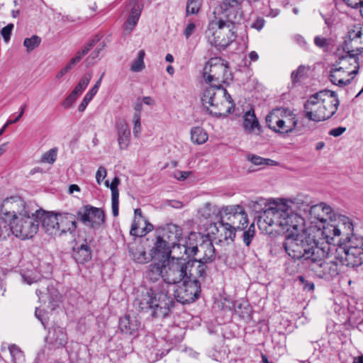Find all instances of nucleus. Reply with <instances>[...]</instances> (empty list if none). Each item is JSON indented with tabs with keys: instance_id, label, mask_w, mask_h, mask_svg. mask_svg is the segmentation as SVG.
<instances>
[{
	"instance_id": "nucleus-57",
	"label": "nucleus",
	"mask_w": 363,
	"mask_h": 363,
	"mask_svg": "<svg viewBox=\"0 0 363 363\" xmlns=\"http://www.w3.org/2000/svg\"><path fill=\"white\" fill-rule=\"evenodd\" d=\"M79 95L77 94H74V92L72 91L68 96L62 102V106L65 108H70L74 102L76 101Z\"/></svg>"
},
{
	"instance_id": "nucleus-6",
	"label": "nucleus",
	"mask_w": 363,
	"mask_h": 363,
	"mask_svg": "<svg viewBox=\"0 0 363 363\" xmlns=\"http://www.w3.org/2000/svg\"><path fill=\"white\" fill-rule=\"evenodd\" d=\"M192 262L184 258L172 257L164 260V282L166 284H177L192 277Z\"/></svg>"
},
{
	"instance_id": "nucleus-37",
	"label": "nucleus",
	"mask_w": 363,
	"mask_h": 363,
	"mask_svg": "<svg viewBox=\"0 0 363 363\" xmlns=\"http://www.w3.org/2000/svg\"><path fill=\"white\" fill-rule=\"evenodd\" d=\"M247 206L259 217V216L264 215L265 211H267L271 204L268 203L265 199L258 198L256 200L250 201Z\"/></svg>"
},
{
	"instance_id": "nucleus-58",
	"label": "nucleus",
	"mask_w": 363,
	"mask_h": 363,
	"mask_svg": "<svg viewBox=\"0 0 363 363\" xmlns=\"http://www.w3.org/2000/svg\"><path fill=\"white\" fill-rule=\"evenodd\" d=\"M297 279L304 290L308 291H313L315 288L313 282L306 280L303 276H298Z\"/></svg>"
},
{
	"instance_id": "nucleus-20",
	"label": "nucleus",
	"mask_w": 363,
	"mask_h": 363,
	"mask_svg": "<svg viewBox=\"0 0 363 363\" xmlns=\"http://www.w3.org/2000/svg\"><path fill=\"white\" fill-rule=\"evenodd\" d=\"M286 206H270L267 211H265L264 215L259 216L260 219L269 226H278V225H286L283 216H286Z\"/></svg>"
},
{
	"instance_id": "nucleus-21",
	"label": "nucleus",
	"mask_w": 363,
	"mask_h": 363,
	"mask_svg": "<svg viewBox=\"0 0 363 363\" xmlns=\"http://www.w3.org/2000/svg\"><path fill=\"white\" fill-rule=\"evenodd\" d=\"M360 30H352L348 32L343 44V50L346 53L359 55L363 52V38Z\"/></svg>"
},
{
	"instance_id": "nucleus-27",
	"label": "nucleus",
	"mask_w": 363,
	"mask_h": 363,
	"mask_svg": "<svg viewBox=\"0 0 363 363\" xmlns=\"http://www.w3.org/2000/svg\"><path fill=\"white\" fill-rule=\"evenodd\" d=\"M143 8V5L141 4H135L133 6L130 13L125 23L123 24V30L125 35L130 34L137 25Z\"/></svg>"
},
{
	"instance_id": "nucleus-47",
	"label": "nucleus",
	"mask_w": 363,
	"mask_h": 363,
	"mask_svg": "<svg viewBox=\"0 0 363 363\" xmlns=\"http://www.w3.org/2000/svg\"><path fill=\"white\" fill-rule=\"evenodd\" d=\"M255 235V224L252 223L247 230H244L242 233V240L243 242L246 245V246H249L252 242V238Z\"/></svg>"
},
{
	"instance_id": "nucleus-62",
	"label": "nucleus",
	"mask_w": 363,
	"mask_h": 363,
	"mask_svg": "<svg viewBox=\"0 0 363 363\" xmlns=\"http://www.w3.org/2000/svg\"><path fill=\"white\" fill-rule=\"evenodd\" d=\"M58 149L57 147H53L50 150L45 152L41 159H55L57 156Z\"/></svg>"
},
{
	"instance_id": "nucleus-48",
	"label": "nucleus",
	"mask_w": 363,
	"mask_h": 363,
	"mask_svg": "<svg viewBox=\"0 0 363 363\" xmlns=\"http://www.w3.org/2000/svg\"><path fill=\"white\" fill-rule=\"evenodd\" d=\"M216 211V206L207 202L199 209V213L204 218H208L215 213Z\"/></svg>"
},
{
	"instance_id": "nucleus-25",
	"label": "nucleus",
	"mask_w": 363,
	"mask_h": 363,
	"mask_svg": "<svg viewBox=\"0 0 363 363\" xmlns=\"http://www.w3.org/2000/svg\"><path fill=\"white\" fill-rule=\"evenodd\" d=\"M76 216L72 213L59 214V235L67 232L72 233L77 228Z\"/></svg>"
},
{
	"instance_id": "nucleus-19",
	"label": "nucleus",
	"mask_w": 363,
	"mask_h": 363,
	"mask_svg": "<svg viewBox=\"0 0 363 363\" xmlns=\"http://www.w3.org/2000/svg\"><path fill=\"white\" fill-rule=\"evenodd\" d=\"M36 216L46 233L51 235L59 234V214H54L39 209L36 210Z\"/></svg>"
},
{
	"instance_id": "nucleus-13",
	"label": "nucleus",
	"mask_w": 363,
	"mask_h": 363,
	"mask_svg": "<svg viewBox=\"0 0 363 363\" xmlns=\"http://www.w3.org/2000/svg\"><path fill=\"white\" fill-rule=\"evenodd\" d=\"M77 218L84 225L96 230L105 222L104 211L91 205H84L77 212Z\"/></svg>"
},
{
	"instance_id": "nucleus-8",
	"label": "nucleus",
	"mask_w": 363,
	"mask_h": 363,
	"mask_svg": "<svg viewBox=\"0 0 363 363\" xmlns=\"http://www.w3.org/2000/svg\"><path fill=\"white\" fill-rule=\"evenodd\" d=\"M207 83L227 84L233 80L228 62L221 57H212L205 65L203 72Z\"/></svg>"
},
{
	"instance_id": "nucleus-34",
	"label": "nucleus",
	"mask_w": 363,
	"mask_h": 363,
	"mask_svg": "<svg viewBox=\"0 0 363 363\" xmlns=\"http://www.w3.org/2000/svg\"><path fill=\"white\" fill-rule=\"evenodd\" d=\"M244 169H246L247 172H252L260 170L264 166H276L278 162L276 160H245Z\"/></svg>"
},
{
	"instance_id": "nucleus-56",
	"label": "nucleus",
	"mask_w": 363,
	"mask_h": 363,
	"mask_svg": "<svg viewBox=\"0 0 363 363\" xmlns=\"http://www.w3.org/2000/svg\"><path fill=\"white\" fill-rule=\"evenodd\" d=\"M313 206H309L308 205L306 206V207L303 208V211L305 212H309V213L315 218L316 219L319 220L320 221H325L326 218H324L323 215H321V210H317L315 213L312 211Z\"/></svg>"
},
{
	"instance_id": "nucleus-40",
	"label": "nucleus",
	"mask_w": 363,
	"mask_h": 363,
	"mask_svg": "<svg viewBox=\"0 0 363 363\" xmlns=\"http://www.w3.org/2000/svg\"><path fill=\"white\" fill-rule=\"evenodd\" d=\"M198 265L196 269L195 277L192 279H196L199 281V284L201 281H204L208 274V264L211 262H197Z\"/></svg>"
},
{
	"instance_id": "nucleus-39",
	"label": "nucleus",
	"mask_w": 363,
	"mask_h": 363,
	"mask_svg": "<svg viewBox=\"0 0 363 363\" xmlns=\"http://www.w3.org/2000/svg\"><path fill=\"white\" fill-rule=\"evenodd\" d=\"M207 133L201 127H194L191 130V139L194 143L201 145L208 140Z\"/></svg>"
},
{
	"instance_id": "nucleus-2",
	"label": "nucleus",
	"mask_w": 363,
	"mask_h": 363,
	"mask_svg": "<svg viewBox=\"0 0 363 363\" xmlns=\"http://www.w3.org/2000/svg\"><path fill=\"white\" fill-rule=\"evenodd\" d=\"M286 253L294 259H302L309 264L313 260H318L324 251L318 246V242L308 230L296 233L294 237L289 236L283 243Z\"/></svg>"
},
{
	"instance_id": "nucleus-35",
	"label": "nucleus",
	"mask_w": 363,
	"mask_h": 363,
	"mask_svg": "<svg viewBox=\"0 0 363 363\" xmlns=\"http://www.w3.org/2000/svg\"><path fill=\"white\" fill-rule=\"evenodd\" d=\"M357 56V55H352V56L351 53H347L346 55L339 57V63L342 64V66H347L346 63H348L350 66L354 67L353 70H349V74L356 75L359 72V64Z\"/></svg>"
},
{
	"instance_id": "nucleus-55",
	"label": "nucleus",
	"mask_w": 363,
	"mask_h": 363,
	"mask_svg": "<svg viewBox=\"0 0 363 363\" xmlns=\"http://www.w3.org/2000/svg\"><path fill=\"white\" fill-rule=\"evenodd\" d=\"M133 134L135 137H138L139 133L141 132V123H140V113H135L133 115Z\"/></svg>"
},
{
	"instance_id": "nucleus-24",
	"label": "nucleus",
	"mask_w": 363,
	"mask_h": 363,
	"mask_svg": "<svg viewBox=\"0 0 363 363\" xmlns=\"http://www.w3.org/2000/svg\"><path fill=\"white\" fill-rule=\"evenodd\" d=\"M164 262L157 261L147 266L145 276L148 281L153 283L160 280V278L164 281Z\"/></svg>"
},
{
	"instance_id": "nucleus-63",
	"label": "nucleus",
	"mask_w": 363,
	"mask_h": 363,
	"mask_svg": "<svg viewBox=\"0 0 363 363\" xmlns=\"http://www.w3.org/2000/svg\"><path fill=\"white\" fill-rule=\"evenodd\" d=\"M195 28H196V25L194 23H188L184 30V35H185V37L186 38H189L194 33Z\"/></svg>"
},
{
	"instance_id": "nucleus-11",
	"label": "nucleus",
	"mask_w": 363,
	"mask_h": 363,
	"mask_svg": "<svg viewBox=\"0 0 363 363\" xmlns=\"http://www.w3.org/2000/svg\"><path fill=\"white\" fill-rule=\"evenodd\" d=\"M201 292V284L191 277L184 281L181 285L177 286L174 291L176 301L182 304H188L195 301Z\"/></svg>"
},
{
	"instance_id": "nucleus-29",
	"label": "nucleus",
	"mask_w": 363,
	"mask_h": 363,
	"mask_svg": "<svg viewBox=\"0 0 363 363\" xmlns=\"http://www.w3.org/2000/svg\"><path fill=\"white\" fill-rule=\"evenodd\" d=\"M303 114L305 118L310 121H314L313 115L318 113L320 110V104L319 96H317L316 93L312 94L304 104Z\"/></svg>"
},
{
	"instance_id": "nucleus-22",
	"label": "nucleus",
	"mask_w": 363,
	"mask_h": 363,
	"mask_svg": "<svg viewBox=\"0 0 363 363\" xmlns=\"http://www.w3.org/2000/svg\"><path fill=\"white\" fill-rule=\"evenodd\" d=\"M350 75L349 67L347 66H341L331 69L329 79L333 84L344 87L350 84L354 77L347 78Z\"/></svg>"
},
{
	"instance_id": "nucleus-64",
	"label": "nucleus",
	"mask_w": 363,
	"mask_h": 363,
	"mask_svg": "<svg viewBox=\"0 0 363 363\" xmlns=\"http://www.w3.org/2000/svg\"><path fill=\"white\" fill-rule=\"evenodd\" d=\"M264 23L265 21L262 18H258L253 22L252 27L257 30H260L264 27Z\"/></svg>"
},
{
	"instance_id": "nucleus-45",
	"label": "nucleus",
	"mask_w": 363,
	"mask_h": 363,
	"mask_svg": "<svg viewBox=\"0 0 363 363\" xmlns=\"http://www.w3.org/2000/svg\"><path fill=\"white\" fill-rule=\"evenodd\" d=\"M40 42L41 38L39 36L34 35L30 38H25L23 45L26 48L28 52H30L38 47Z\"/></svg>"
},
{
	"instance_id": "nucleus-61",
	"label": "nucleus",
	"mask_w": 363,
	"mask_h": 363,
	"mask_svg": "<svg viewBox=\"0 0 363 363\" xmlns=\"http://www.w3.org/2000/svg\"><path fill=\"white\" fill-rule=\"evenodd\" d=\"M106 177V170L104 167H100L96 174V179L99 184H101L102 180Z\"/></svg>"
},
{
	"instance_id": "nucleus-16",
	"label": "nucleus",
	"mask_w": 363,
	"mask_h": 363,
	"mask_svg": "<svg viewBox=\"0 0 363 363\" xmlns=\"http://www.w3.org/2000/svg\"><path fill=\"white\" fill-rule=\"evenodd\" d=\"M1 213L6 216H11L15 218L20 216H23L26 213H32L26 202L18 196H12L4 200L1 207Z\"/></svg>"
},
{
	"instance_id": "nucleus-1",
	"label": "nucleus",
	"mask_w": 363,
	"mask_h": 363,
	"mask_svg": "<svg viewBox=\"0 0 363 363\" xmlns=\"http://www.w3.org/2000/svg\"><path fill=\"white\" fill-rule=\"evenodd\" d=\"M133 305L140 312H150L153 318H164L169 315L175 303L162 284L155 289H143L138 291Z\"/></svg>"
},
{
	"instance_id": "nucleus-14",
	"label": "nucleus",
	"mask_w": 363,
	"mask_h": 363,
	"mask_svg": "<svg viewBox=\"0 0 363 363\" xmlns=\"http://www.w3.org/2000/svg\"><path fill=\"white\" fill-rule=\"evenodd\" d=\"M335 259L342 265L350 267L360 266L363 262V249L362 247H340L336 250Z\"/></svg>"
},
{
	"instance_id": "nucleus-50",
	"label": "nucleus",
	"mask_w": 363,
	"mask_h": 363,
	"mask_svg": "<svg viewBox=\"0 0 363 363\" xmlns=\"http://www.w3.org/2000/svg\"><path fill=\"white\" fill-rule=\"evenodd\" d=\"M11 232L7 221L3 218H0V241L6 239Z\"/></svg>"
},
{
	"instance_id": "nucleus-12",
	"label": "nucleus",
	"mask_w": 363,
	"mask_h": 363,
	"mask_svg": "<svg viewBox=\"0 0 363 363\" xmlns=\"http://www.w3.org/2000/svg\"><path fill=\"white\" fill-rule=\"evenodd\" d=\"M220 217L236 230H244L248 225L247 215L240 205L223 206L220 211Z\"/></svg>"
},
{
	"instance_id": "nucleus-26",
	"label": "nucleus",
	"mask_w": 363,
	"mask_h": 363,
	"mask_svg": "<svg viewBox=\"0 0 363 363\" xmlns=\"http://www.w3.org/2000/svg\"><path fill=\"white\" fill-rule=\"evenodd\" d=\"M140 323L136 317L126 315L125 317L120 319L119 328L123 333L126 335H133L137 333Z\"/></svg>"
},
{
	"instance_id": "nucleus-38",
	"label": "nucleus",
	"mask_w": 363,
	"mask_h": 363,
	"mask_svg": "<svg viewBox=\"0 0 363 363\" xmlns=\"http://www.w3.org/2000/svg\"><path fill=\"white\" fill-rule=\"evenodd\" d=\"M24 280L28 284H31L34 282L38 283V287L36 289L35 293L40 298L41 296L47 294V293H48L50 290V281L47 279H41L37 281L33 280L29 277H24Z\"/></svg>"
},
{
	"instance_id": "nucleus-4",
	"label": "nucleus",
	"mask_w": 363,
	"mask_h": 363,
	"mask_svg": "<svg viewBox=\"0 0 363 363\" xmlns=\"http://www.w3.org/2000/svg\"><path fill=\"white\" fill-rule=\"evenodd\" d=\"M225 14L221 13L215 22L208 25L205 33L208 42L218 49H225L236 38L235 25L240 22H230L225 21Z\"/></svg>"
},
{
	"instance_id": "nucleus-36",
	"label": "nucleus",
	"mask_w": 363,
	"mask_h": 363,
	"mask_svg": "<svg viewBox=\"0 0 363 363\" xmlns=\"http://www.w3.org/2000/svg\"><path fill=\"white\" fill-rule=\"evenodd\" d=\"M48 338L51 342L64 345L67 342L66 334L64 329L60 327H54L49 330Z\"/></svg>"
},
{
	"instance_id": "nucleus-3",
	"label": "nucleus",
	"mask_w": 363,
	"mask_h": 363,
	"mask_svg": "<svg viewBox=\"0 0 363 363\" xmlns=\"http://www.w3.org/2000/svg\"><path fill=\"white\" fill-rule=\"evenodd\" d=\"M201 101L209 113L214 116H228L235 108L233 100L220 84H212L205 89Z\"/></svg>"
},
{
	"instance_id": "nucleus-10",
	"label": "nucleus",
	"mask_w": 363,
	"mask_h": 363,
	"mask_svg": "<svg viewBox=\"0 0 363 363\" xmlns=\"http://www.w3.org/2000/svg\"><path fill=\"white\" fill-rule=\"evenodd\" d=\"M319 96L320 110L313 115L315 122L323 121L330 118L336 113L340 101L335 91L328 89L321 90L316 93Z\"/></svg>"
},
{
	"instance_id": "nucleus-43",
	"label": "nucleus",
	"mask_w": 363,
	"mask_h": 363,
	"mask_svg": "<svg viewBox=\"0 0 363 363\" xmlns=\"http://www.w3.org/2000/svg\"><path fill=\"white\" fill-rule=\"evenodd\" d=\"M317 210H321V215H323L324 218L332 219L334 216L333 208L331 206L322 202L318 204L313 205L312 211L315 213Z\"/></svg>"
},
{
	"instance_id": "nucleus-44",
	"label": "nucleus",
	"mask_w": 363,
	"mask_h": 363,
	"mask_svg": "<svg viewBox=\"0 0 363 363\" xmlns=\"http://www.w3.org/2000/svg\"><path fill=\"white\" fill-rule=\"evenodd\" d=\"M92 75L91 73H86L80 79L79 83L73 89L74 94H77L79 96L86 89L90 80L91 79Z\"/></svg>"
},
{
	"instance_id": "nucleus-42",
	"label": "nucleus",
	"mask_w": 363,
	"mask_h": 363,
	"mask_svg": "<svg viewBox=\"0 0 363 363\" xmlns=\"http://www.w3.org/2000/svg\"><path fill=\"white\" fill-rule=\"evenodd\" d=\"M145 52L143 50L138 51L137 57L133 61L130 65V70L133 72H141L145 67L144 62V57Z\"/></svg>"
},
{
	"instance_id": "nucleus-9",
	"label": "nucleus",
	"mask_w": 363,
	"mask_h": 363,
	"mask_svg": "<svg viewBox=\"0 0 363 363\" xmlns=\"http://www.w3.org/2000/svg\"><path fill=\"white\" fill-rule=\"evenodd\" d=\"M182 247L189 258H194V260H191L192 266L194 262H213L216 258L215 247L212 241L207 237L196 245L186 243Z\"/></svg>"
},
{
	"instance_id": "nucleus-54",
	"label": "nucleus",
	"mask_w": 363,
	"mask_h": 363,
	"mask_svg": "<svg viewBox=\"0 0 363 363\" xmlns=\"http://www.w3.org/2000/svg\"><path fill=\"white\" fill-rule=\"evenodd\" d=\"M13 29V24L9 23L7 26L4 27L1 30V35H2L4 41L8 43L11 39L12 30Z\"/></svg>"
},
{
	"instance_id": "nucleus-18",
	"label": "nucleus",
	"mask_w": 363,
	"mask_h": 363,
	"mask_svg": "<svg viewBox=\"0 0 363 363\" xmlns=\"http://www.w3.org/2000/svg\"><path fill=\"white\" fill-rule=\"evenodd\" d=\"M93 242V238H85L81 242L79 240L75 241L72 247V257L79 264H84L91 259V250L90 244Z\"/></svg>"
},
{
	"instance_id": "nucleus-46",
	"label": "nucleus",
	"mask_w": 363,
	"mask_h": 363,
	"mask_svg": "<svg viewBox=\"0 0 363 363\" xmlns=\"http://www.w3.org/2000/svg\"><path fill=\"white\" fill-rule=\"evenodd\" d=\"M111 207L114 217L118 216L119 191L118 189H111Z\"/></svg>"
},
{
	"instance_id": "nucleus-49",
	"label": "nucleus",
	"mask_w": 363,
	"mask_h": 363,
	"mask_svg": "<svg viewBox=\"0 0 363 363\" xmlns=\"http://www.w3.org/2000/svg\"><path fill=\"white\" fill-rule=\"evenodd\" d=\"M9 350L11 356L12 360L16 362L23 357V354L21 350L15 344L9 346Z\"/></svg>"
},
{
	"instance_id": "nucleus-28",
	"label": "nucleus",
	"mask_w": 363,
	"mask_h": 363,
	"mask_svg": "<svg viewBox=\"0 0 363 363\" xmlns=\"http://www.w3.org/2000/svg\"><path fill=\"white\" fill-rule=\"evenodd\" d=\"M116 126L118 130V140L120 148L125 149L130 140V130L127 123L123 120L117 121Z\"/></svg>"
},
{
	"instance_id": "nucleus-17",
	"label": "nucleus",
	"mask_w": 363,
	"mask_h": 363,
	"mask_svg": "<svg viewBox=\"0 0 363 363\" xmlns=\"http://www.w3.org/2000/svg\"><path fill=\"white\" fill-rule=\"evenodd\" d=\"M282 218L286 221V225H278V226L287 233L286 239L289 236L294 237L296 233H301L302 230H306L303 227V219L296 213L289 211L288 208L286 210V216H283Z\"/></svg>"
},
{
	"instance_id": "nucleus-59",
	"label": "nucleus",
	"mask_w": 363,
	"mask_h": 363,
	"mask_svg": "<svg viewBox=\"0 0 363 363\" xmlns=\"http://www.w3.org/2000/svg\"><path fill=\"white\" fill-rule=\"evenodd\" d=\"M93 98L94 97L92 96H91L90 94L86 93V95L84 96L82 101L81 102V104H79V106L78 107V111L80 112H83L86 109L89 103L92 100Z\"/></svg>"
},
{
	"instance_id": "nucleus-23",
	"label": "nucleus",
	"mask_w": 363,
	"mask_h": 363,
	"mask_svg": "<svg viewBox=\"0 0 363 363\" xmlns=\"http://www.w3.org/2000/svg\"><path fill=\"white\" fill-rule=\"evenodd\" d=\"M211 228L214 229L211 230V233H220V238H223L226 241L228 240H230L231 242L234 241L236 230L225 221L222 217H220V220L218 223H214ZM219 240L221 241V239Z\"/></svg>"
},
{
	"instance_id": "nucleus-31",
	"label": "nucleus",
	"mask_w": 363,
	"mask_h": 363,
	"mask_svg": "<svg viewBox=\"0 0 363 363\" xmlns=\"http://www.w3.org/2000/svg\"><path fill=\"white\" fill-rule=\"evenodd\" d=\"M297 119L295 116L286 117L285 119L276 120L277 131L280 133H288L292 132L297 125Z\"/></svg>"
},
{
	"instance_id": "nucleus-60",
	"label": "nucleus",
	"mask_w": 363,
	"mask_h": 363,
	"mask_svg": "<svg viewBox=\"0 0 363 363\" xmlns=\"http://www.w3.org/2000/svg\"><path fill=\"white\" fill-rule=\"evenodd\" d=\"M99 45L96 48V49L91 53V55L89 56L88 59L95 60L99 57V54L101 50H103L105 45L104 42L99 41Z\"/></svg>"
},
{
	"instance_id": "nucleus-7",
	"label": "nucleus",
	"mask_w": 363,
	"mask_h": 363,
	"mask_svg": "<svg viewBox=\"0 0 363 363\" xmlns=\"http://www.w3.org/2000/svg\"><path fill=\"white\" fill-rule=\"evenodd\" d=\"M11 233L21 240H27L34 237L39 228V220L36 216V211L32 213L12 218L9 223Z\"/></svg>"
},
{
	"instance_id": "nucleus-30",
	"label": "nucleus",
	"mask_w": 363,
	"mask_h": 363,
	"mask_svg": "<svg viewBox=\"0 0 363 363\" xmlns=\"http://www.w3.org/2000/svg\"><path fill=\"white\" fill-rule=\"evenodd\" d=\"M130 256L134 262L139 264H145L152 259L150 253H146L144 247L141 245H133L129 246Z\"/></svg>"
},
{
	"instance_id": "nucleus-33",
	"label": "nucleus",
	"mask_w": 363,
	"mask_h": 363,
	"mask_svg": "<svg viewBox=\"0 0 363 363\" xmlns=\"http://www.w3.org/2000/svg\"><path fill=\"white\" fill-rule=\"evenodd\" d=\"M243 128L250 133L255 131V129H257L259 131L260 130L259 121L255 116L253 108L250 109L245 113Z\"/></svg>"
},
{
	"instance_id": "nucleus-5",
	"label": "nucleus",
	"mask_w": 363,
	"mask_h": 363,
	"mask_svg": "<svg viewBox=\"0 0 363 363\" xmlns=\"http://www.w3.org/2000/svg\"><path fill=\"white\" fill-rule=\"evenodd\" d=\"M182 228L174 224H169L163 230L162 236H157L155 246L150 250V255L152 259L164 262L171 257V247L174 248L177 246L179 248L182 246L179 243L182 237Z\"/></svg>"
},
{
	"instance_id": "nucleus-53",
	"label": "nucleus",
	"mask_w": 363,
	"mask_h": 363,
	"mask_svg": "<svg viewBox=\"0 0 363 363\" xmlns=\"http://www.w3.org/2000/svg\"><path fill=\"white\" fill-rule=\"evenodd\" d=\"M277 118L278 116L276 114L275 111H272L266 116L265 119L267 126L274 131H277V125H274L273 123H274L276 124V120H277Z\"/></svg>"
},
{
	"instance_id": "nucleus-52",
	"label": "nucleus",
	"mask_w": 363,
	"mask_h": 363,
	"mask_svg": "<svg viewBox=\"0 0 363 363\" xmlns=\"http://www.w3.org/2000/svg\"><path fill=\"white\" fill-rule=\"evenodd\" d=\"M199 0H188L186 4V12L189 14H196L200 9Z\"/></svg>"
},
{
	"instance_id": "nucleus-32",
	"label": "nucleus",
	"mask_w": 363,
	"mask_h": 363,
	"mask_svg": "<svg viewBox=\"0 0 363 363\" xmlns=\"http://www.w3.org/2000/svg\"><path fill=\"white\" fill-rule=\"evenodd\" d=\"M134 213L135 220L130 228V235L136 237L144 236L153 229V225L150 223H148L146 225L145 228H142L140 231L139 220H137V217L138 216L139 218H143L142 211L140 208H136Z\"/></svg>"
},
{
	"instance_id": "nucleus-15",
	"label": "nucleus",
	"mask_w": 363,
	"mask_h": 363,
	"mask_svg": "<svg viewBox=\"0 0 363 363\" xmlns=\"http://www.w3.org/2000/svg\"><path fill=\"white\" fill-rule=\"evenodd\" d=\"M323 256H319L318 260H313L308 264L310 269L321 279H330L337 277L340 272L337 261L326 262Z\"/></svg>"
},
{
	"instance_id": "nucleus-51",
	"label": "nucleus",
	"mask_w": 363,
	"mask_h": 363,
	"mask_svg": "<svg viewBox=\"0 0 363 363\" xmlns=\"http://www.w3.org/2000/svg\"><path fill=\"white\" fill-rule=\"evenodd\" d=\"M306 70L307 68L306 66L300 65L297 69L293 71L291 75L293 83L299 82L300 79L305 75Z\"/></svg>"
},
{
	"instance_id": "nucleus-41",
	"label": "nucleus",
	"mask_w": 363,
	"mask_h": 363,
	"mask_svg": "<svg viewBox=\"0 0 363 363\" xmlns=\"http://www.w3.org/2000/svg\"><path fill=\"white\" fill-rule=\"evenodd\" d=\"M99 41V35H95L82 49V50H79L76 54L75 57H74V60L79 62L82 58L87 54L93 48L94 45L97 44Z\"/></svg>"
}]
</instances>
